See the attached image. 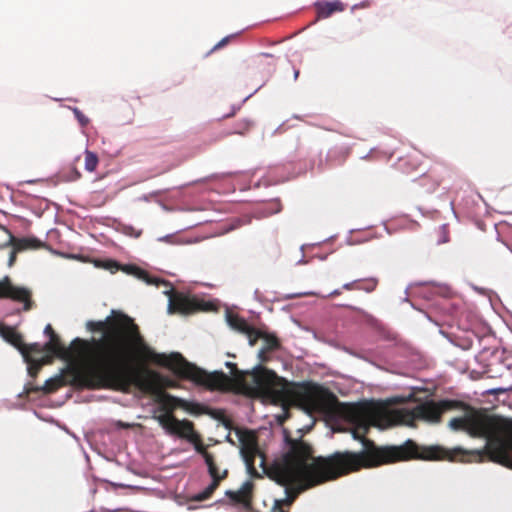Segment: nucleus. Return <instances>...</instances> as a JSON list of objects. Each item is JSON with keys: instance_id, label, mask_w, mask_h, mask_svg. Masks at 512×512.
Returning a JSON list of instances; mask_svg holds the SVG:
<instances>
[{"instance_id": "obj_1", "label": "nucleus", "mask_w": 512, "mask_h": 512, "mask_svg": "<svg viewBox=\"0 0 512 512\" xmlns=\"http://www.w3.org/2000/svg\"><path fill=\"white\" fill-rule=\"evenodd\" d=\"M112 345L118 349V362L113 368L112 377L103 381L111 390L128 392L132 386L143 392H165V388H176L177 383L160 373L140 368L139 361H151L171 370L177 377L190 380L207 389L227 388L230 380L222 371L207 372L187 361L182 354L169 355L153 351L141 334L134 319L123 312L111 311Z\"/></svg>"}, {"instance_id": "obj_2", "label": "nucleus", "mask_w": 512, "mask_h": 512, "mask_svg": "<svg viewBox=\"0 0 512 512\" xmlns=\"http://www.w3.org/2000/svg\"><path fill=\"white\" fill-rule=\"evenodd\" d=\"M240 442V453L247 471L252 476H259L256 468V458H260V467L265 468V455L260 451L258 438L254 431L236 429ZM267 475L277 484L285 488L286 497L275 499L272 510L291 506L299 494L311 487L336 480L337 474H332L320 460L314 456L312 445L303 439H293L285 435L284 451L274 459L266 470Z\"/></svg>"}, {"instance_id": "obj_3", "label": "nucleus", "mask_w": 512, "mask_h": 512, "mask_svg": "<svg viewBox=\"0 0 512 512\" xmlns=\"http://www.w3.org/2000/svg\"><path fill=\"white\" fill-rule=\"evenodd\" d=\"M352 417L354 422L353 438L361 441L363 450L358 453L335 452L327 457H317L332 474H337V479L361 468L376 467L412 458L455 461L457 457L461 456V461L482 460L475 457L474 453L477 450L466 452L461 448L448 451L440 447H430L423 454L418 455V447L412 440L406 441L401 446L377 447L372 440L366 438V434L370 427H381L384 422H387L388 415L375 407H363L354 412Z\"/></svg>"}, {"instance_id": "obj_4", "label": "nucleus", "mask_w": 512, "mask_h": 512, "mask_svg": "<svg viewBox=\"0 0 512 512\" xmlns=\"http://www.w3.org/2000/svg\"><path fill=\"white\" fill-rule=\"evenodd\" d=\"M230 370L227 388L219 391L237 389L249 396H266L276 403L295 404L309 414L318 413L334 417L341 412V403L329 389L312 382L295 386L279 377L274 371L258 365L252 371H242L233 362H226Z\"/></svg>"}, {"instance_id": "obj_5", "label": "nucleus", "mask_w": 512, "mask_h": 512, "mask_svg": "<svg viewBox=\"0 0 512 512\" xmlns=\"http://www.w3.org/2000/svg\"><path fill=\"white\" fill-rule=\"evenodd\" d=\"M85 326L88 331L100 333V336L90 339L75 338L72 341V349L81 361L82 368L67 367L60 374L46 380L42 387L27 388V394L39 391L51 394L67 385L78 389L111 390L103 381L104 377H112L113 368L119 358L118 349L112 345L111 314L104 320H89Z\"/></svg>"}, {"instance_id": "obj_6", "label": "nucleus", "mask_w": 512, "mask_h": 512, "mask_svg": "<svg viewBox=\"0 0 512 512\" xmlns=\"http://www.w3.org/2000/svg\"><path fill=\"white\" fill-rule=\"evenodd\" d=\"M454 431H463L473 438L486 440L483 449L475 457L512 468V419L489 413L485 409L466 406L464 414L449 421Z\"/></svg>"}, {"instance_id": "obj_7", "label": "nucleus", "mask_w": 512, "mask_h": 512, "mask_svg": "<svg viewBox=\"0 0 512 512\" xmlns=\"http://www.w3.org/2000/svg\"><path fill=\"white\" fill-rule=\"evenodd\" d=\"M155 397V401L160 404V410L165 413L155 416L160 426L170 435L194 440V425L189 420H179L173 415V411L178 407H185V401L170 395L167 392H148Z\"/></svg>"}, {"instance_id": "obj_8", "label": "nucleus", "mask_w": 512, "mask_h": 512, "mask_svg": "<svg viewBox=\"0 0 512 512\" xmlns=\"http://www.w3.org/2000/svg\"><path fill=\"white\" fill-rule=\"evenodd\" d=\"M460 405L454 400H441L439 402L426 401L420 403L409 410H400L398 414L401 421L412 426L415 420H423L431 423L440 421L441 416L448 410H452Z\"/></svg>"}, {"instance_id": "obj_9", "label": "nucleus", "mask_w": 512, "mask_h": 512, "mask_svg": "<svg viewBox=\"0 0 512 512\" xmlns=\"http://www.w3.org/2000/svg\"><path fill=\"white\" fill-rule=\"evenodd\" d=\"M212 308L213 304L182 292L171 291L169 296L168 309L170 313L189 315L200 311H210Z\"/></svg>"}, {"instance_id": "obj_10", "label": "nucleus", "mask_w": 512, "mask_h": 512, "mask_svg": "<svg viewBox=\"0 0 512 512\" xmlns=\"http://www.w3.org/2000/svg\"><path fill=\"white\" fill-rule=\"evenodd\" d=\"M31 296L32 293L28 288L14 286L9 276L0 280V299H11L23 303V310L29 311L34 305Z\"/></svg>"}, {"instance_id": "obj_11", "label": "nucleus", "mask_w": 512, "mask_h": 512, "mask_svg": "<svg viewBox=\"0 0 512 512\" xmlns=\"http://www.w3.org/2000/svg\"><path fill=\"white\" fill-rule=\"evenodd\" d=\"M205 463L208 467V473L212 478V482L203 491L192 497V500L196 502H202L209 499L219 487L221 481L228 477V469L220 471L213 456H208Z\"/></svg>"}, {"instance_id": "obj_12", "label": "nucleus", "mask_w": 512, "mask_h": 512, "mask_svg": "<svg viewBox=\"0 0 512 512\" xmlns=\"http://www.w3.org/2000/svg\"><path fill=\"white\" fill-rule=\"evenodd\" d=\"M102 267L105 269L110 270L111 272H115L118 270H122L125 273L129 275H133L136 278L144 281L147 284H155L156 286H159L160 284H167L166 281L157 279L153 276H151L147 271L141 269L140 267L132 264L121 266L117 261L115 260H106Z\"/></svg>"}, {"instance_id": "obj_13", "label": "nucleus", "mask_w": 512, "mask_h": 512, "mask_svg": "<svg viewBox=\"0 0 512 512\" xmlns=\"http://www.w3.org/2000/svg\"><path fill=\"white\" fill-rule=\"evenodd\" d=\"M0 232L7 235L8 240L1 247H16V251L38 250L44 248L46 244L36 237H15L7 228L0 226Z\"/></svg>"}, {"instance_id": "obj_14", "label": "nucleus", "mask_w": 512, "mask_h": 512, "mask_svg": "<svg viewBox=\"0 0 512 512\" xmlns=\"http://www.w3.org/2000/svg\"><path fill=\"white\" fill-rule=\"evenodd\" d=\"M254 483L250 480L245 481L239 490H227L226 496L230 499L232 504L242 505L246 509L252 507Z\"/></svg>"}, {"instance_id": "obj_15", "label": "nucleus", "mask_w": 512, "mask_h": 512, "mask_svg": "<svg viewBox=\"0 0 512 512\" xmlns=\"http://www.w3.org/2000/svg\"><path fill=\"white\" fill-rule=\"evenodd\" d=\"M45 349L47 352L63 359L71 357L72 354L76 356L75 351L72 349V345L70 348H67L64 344H62L57 334L51 336L50 340L45 343Z\"/></svg>"}, {"instance_id": "obj_16", "label": "nucleus", "mask_w": 512, "mask_h": 512, "mask_svg": "<svg viewBox=\"0 0 512 512\" xmlns=\"http://www.w3.org/2000/svg\"><path fill=\"white\" fill-rule=\"evenodd\" d=\"M318 18H328L335 12H342L345 5L340 0L321 1L315 4Z\"/></svg>"}, {"instance_id": "obj_17", "label": "nucleus", "mask_w": 512, "mask_h": 512, "mask_svg": "<svg viewBox=\"0 0 512 512\" xmlns=\"http://www.w3.org/2000/svg\"><path fill=\"white\" fill-rule=\"evenodd\" d=\"M0 336L5 341L16 347L20 352L24 351V341L22 335L17 332L15 328L0 324Z\"/></svg>"}, {"instance_id": "obj_18", "label": "nucleus", "mask_w": 512, "mask_h": 512, "mask_svg": "<svg viewBox=\"0 0 512 512\" xmlns=\"http://www.w3.org/2000/svg\"><path fill=\"white\" fill-rule=\"evenodd\" d=\"M24 351L21 352L24 359H39L43 356L44 352H47L45 349V344L41 345L39 343L25 344L24 343Z\"/></svg>"}, {"instance_id": "obj_19", "label": "nucleus", "mask_w": 512, "mask_h": 512, "mask_svg": "<svg viewBox=\"0 0 512 512\" xmlns=\"http://www.w3.org/2000/svg\"><path fill=\"white\" fill-rule=\"evenodd\" d=\"M358 287L360 291L371 293L375 291L378 286L379 280L375 277H369L364 279H357Z\"/></svg>"}, {"instance_id": "obj_20", "label": "nucleus", "mask_w": 512, "mask_h": 512, "mask_svg": "<svg viewBox=\"0 0 512 512\" xmlns=\"http://www.w3.org/2000/svg\"><path fill=\"white\" fill-rule=\"evenodd\" d=\"M25 361L29 364L28 372L31 377H36L42 365L48 363L46 357H41L39 359H25Z\"/></svg>"}, {"instance_id": "obj_21", "label": "nucleus", "mask_w": 512, "mask_h": 512, "mask_svg": "<svg viewBox=\"0 0 512 512\" xmlns=\"http://www.w3.org/2000/svg\"><path fill=\"white\" fill-rule=\"evenodd\" d=\"M99 159L96 153L86 150L85 151V169L89 172H94L98 166Z\"/></svg>"}, {"instance_id": "obj_22", "label": "nucleus", "mask_w": 512, "mask_h": 512, "mask_svg": "<svg viewBox=\"0 0 512 512\" xmlns=\"http://www.w3.org/2000/svg\"><path fill=\"white\" fill-rule=\"evenodd\" d=\"M262 339L264 340V346L266 350L273 351L280 347L278 338L275 335L263 333Z\"/></svg>"}, {"instance_id": "obj_23", "label": "nucleus", "mask_w": 512, "mask_h": 512, "mask_svg": "<svg viewBox=\"0 0 512 512\" xmlns=\"http://www.w3.org/2000/svg\"><path fill=\"white\" fill-rule=\"evenodd\" d=\"M229 322L233 328L237 329L240 332L247 331L248 328L250 327L246 320L240 317H230Z\"/></svg>"}, {"instance_id": "obj_24", "label": "nucleus", "mask_w": 512, "mask_h": 512, "mask_svg": "<svg viewBox=\"0 0 512 512\" xmlns=\"http://www.w3.org/2000/svg\"><path fill=\"white\" fill-rule=\"evenodd\" d=\"M243 333H245L247 336H248V339H249V344L251 346H254L257 342V340L259 338H262L263 336V333L256 330L255 328L253 327H249L247 331H244Z\"/></svg>"}, {"instance_id": "obj_25", "label": "nucleus", "mask_w": 512, "mask_h": 512, "mask_svg": "<svg viewBox=\"0 0 512 512\" xmlns=\"http://www.w3.org/2000/svg\"><path fill=\"white\" fill-rule=\"evenodd\" d=\"M194 435H195L194 440L192 442L195 443V450L203 456V458L206 462L207 457L213 456V455L206 450V447L200 442L199 437H198V435H196L195 432H194Z\"/></svg>"}, {"instance_id": "obj_26", "label": "nucleus", "mask_w": 512, "mask_h": 512, "mask_svg": "<svg viewBox=\"0 0 512 512\" xmlns=\"http://www.w3.org/2000/svg\"><path fill=\"white\" fill-rule=\"evenodd\" d=\"M250 128V122L243 119L241 121H238L234 130L231 132V133H234V134H244L245 132H247Z\"/></svg>"}, {"instance_id": "obj_27", "label": "nucleus", "mask_w": 512, "mask_h": 512, "mask_svg": "<svg viewBox=\"0 0 512 512\" xmlns=\"http://www.w3.org/2000/svg\"><path fill=\"white\" fill-rule=\"evenodd\" d=\"M65 181H76L81 178V173L76 166H72L67 173L63 175Z\"/></svg>"}, {"instance_id": "obj_28", "label": "nucleus", "mask_w": 512, "mask_h": 512, "mask_svg": "<svg viewBox=\"0 0 512 512\" xmlns=\"http://www.w3.org/2000/svg\"><path fill=\"white\" fill-rule=\"evenodd\" d=\"M73 113L76 117V119L78 120L79 124L82 126V127H85L89 124V119L87 116H85L83 114L82 111H80L78 108H73Z\"/></svg>"}, {"instance_id": "obj_29", "label": "nucleus", "mask_w": 512, "mask_h": 512, "mask_svg": "<svg viewBox=\"0 0 512 512\" xmlns=\"http://www.w3.org/2000/svg\"><path fill=\"white\" fill-rule=\"evenodd\" d=\"M342 289L347 290V291H351V290H359V287H358V281H357V279H356V280H353V281H351V282L345 283V284L342 286Z\"/></svg>"}, {"instance_id": "obj_30", "label": "nucleus", "mask_w": 512, "mask_h": 512, "mask_svg": "<svg viewBox=\"0 0 512 512\" xmlns=\"http://www.w3.org/2000/svg\"><path fill=\"white\" fill-rule=\"evenodd\" d=\"M17 253H19V251H16V247H12V250L10 252L9 259H8L9 267H12L15 264L16 259H17Z\"/></svg>"}, {"instance_id": "obj_31", "label": "nucleus", "mask_w": 512, "mask_h": 512, "mask_svg": "<svg viewBox=\"0 0 512 512\" xmlns=\"http://www.w3.org/2000/svg\"><path fill=\"white\" fill-rule=\"evenodd\" d=\"M233 36H226L224 37L222 40H220L211 50L212 51H215V50H218L222 47H224L226 44L229 43L230 39L232 38Z\"/></svg>"}, {"instance_id": "obj_32", "label": "nucleus", "mask_w": 512, "mask_h": 512, "mask_svg": "<svg viewBox=\"0 0 512 512\" xmlns=\"http://www.w3.org/2000/svg\"><path fill=\"white\" fill-rule=\"evenodd\" d=\"M44 333L49 336V338L53 335H55V331L53 329V327L51 326V324H47L45 329H44Z\"/></svg>"}, {"instance_id": "obj_33", "label": "nucleus", "mask_w": 512, "mask_h": 512, "mask_svg": "<svg viewBox=\"0 0 512 512\" xmlns=\"http://www.w3.org/2000/svg\"><path fill=\"white\" fill-rule=\"evenodd\" d=\"M268 352H269V351H268V350H266L265 348H262V349L259 351L258 357L260 358V360H261L262 362L267 361V359H268V358H267V353H268Z\"/></svg>"}, {"instance_id": "obj_34", "label": "nucleus", "mask_w": 512, "mask_h": 512, "mask_svg": "<svg viewBox=\"0 0 512 512\" xmlns=\"http://www.w3.org/2000/svg\"><path fill=\"white\" fill-rule=\"evenodd\" d=\"M341 294V290L340 289H336L334 291H332L329 296L331 297H335V296H339Z\"/></svg>"}, {"instance_id": "obj_35", "label": "nucleus", "mask_w": 512, "mask_h": 512, "mask_svg": "<svg viewBox=\"0 0 512 512\" xmlns=\"http://www.w3.org/2000/svg\"><path fill=\"white\" fill-rule=\"evenodd\" d=\"M438 186H439V181H434L432 186H431V190H435L436 187H438Z\"/></svg>"}, {"instance_id": "obj_36", "label": "nucleus", "mask_w": 512, "mask_h": 512, "mask_svg": "<svg viewBox=\"0 0 512 512\" xmlns=\"http://www.w3.org/2000/svg\"><path fill=\"white\" fill-rule=\"evenodd\" d=\"M427 180H428V177H426V176H425V177H422V178L420 179V181H421V185H423V186H424V185H425V182H426Z\"/></svg>"}, {"instance_id": "obj_37", "label": "nucleus", "mask_w": 512, "mask_h": 512, "mask_svg": "<svg viewBox=\"0 0 512 512\" xmlns=\"http://www.w3.org/2000/svg\"><path fill=\"white\" fill-rule=\"evenodd\" d=\"M275 512H289L287 510H284V509H280V510H274Z\"/></svg>"}, {"instance_id": "obj_38", "label": "nucleus", "mask_w": 512, "mask_h": 512, "mask_svg": "<svg viewBox=\"0 0 512 512\" xmlns=\"http://www.w3.org/2000/svg\"><path fill=\"white\" fill-rule=\"evenodd\" d=\"M224 425H225L226 427H228V426H229V421L224 422Z\"/></svg>"}, {"instance_id": "obj_39", "label": "nucleus", "mask_w": 512, "mask_h": 512, "mask_svg": "<svg viewBox=\"0 0 512 512\" xmlns=\"http://www.w3.org/2000/svg\"><path fill=\"white\" fill-rule=\"evenodd\" d=\"M3 247L0 246V249H2Z\"/></svg>"}]
</instances>
